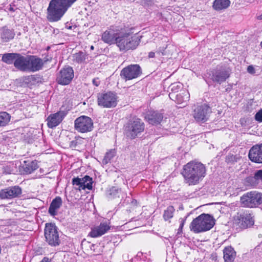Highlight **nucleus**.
I'll list each match as a JSON object with an SVG mask.
<instances>
[{"mask_svg": "<svg viewBox=\"0 0 262 262\" xmlns=\"http://www.w3.org/2000/svg\"><path fill=\"white\" fill-rule=\"evenodd\" d=\"M182 174L186 184L189 185H195L205 177L206 167L200 162L192 161L184 166Z\"/></svg>", "mask_w": 262, "mask_h": 262, "instance_id": "nucleus-1", "label": "nucleus"}, {"mask_svg": "<svg viewBox=\"0 0 262 262\" xmlns=\"http://www.w3.org/2000/svg\"><path fill=\"white\" fill-rule=\"evenodd\" d=\"M77 0H51L47 8V18L51 22L58 21Z\"/></svg>", "mask_w": 262, "mask_h": 262, "instance_id": "nucleus-2", "label": "nucleus"}, {"mask_svg": "<svg viewBox=\"0 0 262 262\" xmlns=\"http://www.w3.org/2000/svg\"><path fill=\"white\" fill-rule=\"evenodd\" d=\"M140 37L129 33H118L116 38V45L120 51L135 49L139 44Z\"/></svg>", "mask_w": 262, "mask_h": 262, "instance_id": "nucleus-3", "label": "nucleus"}, {"mask_svg": "<svg viewBox=\"0 0 262 262\" xmlns=\"http://www.w3.org/2000/svg\"><path fill=\"white\" fill-rule=\"evenodd\" d=\"M215 224L212 216L203 213L194 219L190 225V229L195 233L205 232L210 230Z\"/></svg>", "mask_w": 262, "mask_h": 262, "instance_id": "nucleus-4", "label": "nucleus"}, {"mask_svg": "<svg viewBox=\"0 0 262 262\" xmlns=\"http://www.w3.org/2000/svg\"><path fill=\"white\" fill-rule=\"evenodd\" d=\"M240 202L243 207H256L262 203V194L256 191L247 192L241 197Z\"/></svg>", "mask_w": 262, "mask_h": 262, "instance_id": "nucleus-5", "label": "nucleus"}, {"mask_svg": "<svg viewBox=\"0 0 262 262\" xmlns=\"http://www.w3.org/2000/svg\"><path fill=\"white\" fill-rule=\"evenodd\" d=\"M144 129V123L139 118H135L130 121L125 127L126 135L131 138H135Z\"/></svg>", "mask_w": 262, "mask_h": 262, "instance_id": "nucleus-6", "label": "nucleus"}, {"mask_svg": "<svg viewBox=\"0 0 262 262\" xmlns=\"http://www.w3.org/2000/svg\"><path fill=\"white\" fill-rule=\"evenodd\" d=\"M45 236L46 241L51 246H56L59 244V234L57 227L53 224H46Z\"/></svg>", "mask_w": 262, "mask_h": 262, "instance_id": "nucleus-7", "label": "nucleus"}, {"mask_svg": "<svg viewBox=\"0 0 262 262\" xmlns=\"http://www.w3.org/2000/svg\"><path fill=\"white\" fill-rule=\"evenodd\" d=\"M74 127L78 132L81 133L89 132L93 128V121L89 117L81 116L75 120Z\"/></svg>", "mask_w": 262, "mask_h": 262, "instance_id": "nucleus-8", "label": "nucleus"}, {"mask_svg": "<svg viewBox=\"0 0 262 262\" xmlns=\"http://www.w3.org/2000/svg\"><path fill=\"white\" fill-rule=\"evenodd\" d=\"M97 97L98 105L103 107H114L117 105V97L113 93L99 94Z\"/></svg>", "mask_w": 262, "mask_h": 262, "instance_id": "nucleus-9", "label": "nucleus"}, {"mask_svg": "<svg viewBox=\"0 0 262 262\" xmlns=\"http://www.w3.org/2000/svg\"><path fill=\"white\" fill-rule=\"evenodd\" d=\"M211 110L206 104L198 105L195 107L192 112V116L197 122H205L207 121Z\"/></svg>", "mask_w": 262, "mask_h": 262, "instance_id": "nucleus-10", "label": "nucleus"}, {"mask_svg": "<svg viewBox=\"0 0 262 262\" xmlns=\"http://www.w3.org/2000/svg\"><path fill=\"white\" fill-rule=\"evenodd\" d=\"M234 224L239 228L245 229L254 224L252 215L248 211L237 214L234 219Z\"/></svg>", "mask_w": 262, "mask_h": 262, "instance_id": "nucleus-11", "label": "nucleus"}, {"mask_svg": "<svg viewBox=\"0 0 262 262\" xmlns=\"http://www.w3.org/2000/svg\"><path fill=\"white\" fill-rule=\"evenodd\" d=\"M141 74V69L138 64H131L123 68L120 76L125 80H132L139 77Z\"/></svg>", "mask_w": 262, "mask_h": 262, "instance_id": "nucleus-12", "label": "nucleus"}, {"mask_svg": "<svg viewBox=\"0 0 262 262\" xmlns=\"http://www.w3.org/2000/svg\"><path fill=\"white\" fill-rule=\"evenodd\" d=\"M73 77V70L70 67H67L60 70L57 80L59 84L67 85L70 83Z\"/></svg>", "mask_w": 262, "mask_h": 262, "instance_id": "nucleus-13", "label": "nucleus"}, {"mask_svg": "<svg viewBox=\"0 0 262 262\" xmlns=\"http://www.w3.org/2000/svg\"><path fill=\"white\" fill-rule=\"evenodd\" d=\"M72 183L74 185L78 186L79 190H84L86 188L91 190L93 187L92 179L88 176H85L82 178H74L72 180Z\"/></svg>", "mask_w": 262, "mask_h": 262, "instance_id": "nucleus-14", "label": "nucleus"}, {"mask_svg": "<svg viewBox=\"0 0 262 262\" xmlns=\"http://www.w3.org/2000/svg\"><path fill=\"white\" fill-rule=\"evenodd\" d=\"M21 193L18 186L9 187L0 191V198L2 199H10L18 196Z\"/></svg>", "mask_w": 262, "mask_h": 262, "instance_id": "nucleus-15", "label": "nucleus"}, {"mask_svg": "<svg viewBox=\"0 0 262 262\" xmlns=\"http://www.w3.org/2000/svg\"><path fill=\"white\" fill-rule=\"evenodd\" d=\"M248 156L251 161L262 163V144L252 146L249 150Z\"/></svg>", "mask_w": 262, "mask_h": 262, "instance_id": "nucleus-16", "label": "nucleus"}, {"mask_svg": "<svg viewBox=\"0 0 262 262\" xmlns=\"http://www.w3.org/2000/svg\"><path fill=\"white\" fill-rule=\"evenodd\" d=\"M169 97L171 99L174 100L177 103L182 104V106H184L189 101L190 95L187 91L183 90L179 94L170 93Z\"/></svg>", "mask_w": 262, "mask_h": 262, "instance_id": "nucleus-17", "label": "nucleus"}, {"mask_svg": "<svg viewBox=\"0 0 262 262\" xmlns=\"http://www.w3.org/2000/svg\"><path fill=\"white\" fill-rule=\"evenodd\" d=\"M110 229V226L106 222L101 223L99 225L91 228V231L89 233V235L96 238L104 234Z\"/></svg>", "mask_w": 262, "mask_h": 262, "instance_id": "nucleus-18", "label": "nucleus"}, {"mask_svg": "<svg viewBox=\"0 0 262 262\" xmlns=\"http://www.w3.org/2000/svg\"><path fill=\"white\" fill-rule=\"evenodd\" d=\"M66 114L63 111L51 114L47 118V125L49 128H52L57 126L62 120Z\"/></svg>", "mask_w": 262, "mask_h": 262, "instance_id": "nucleus-19", "label": "nucleus"}, {"mask_svg": "<svg viewBox=\"0 0 262 262\" xmlns=\"http://www.w3.org/2000/svg\"><path fill=\"white\" fill-rule=\"evenodd\" d=\"M29 56H23L18 53L15 60L14 67L20 71L28 72Z\"/></svg>", "mask_w": 262, "mask_h": 262, "instance_id": "nucleus-20", "label": "nucleus"}, {"mask_svg": "<svg viewBox=\"0 0 262 262\" xmlns=\"http://www.w3.org/2000/svg\"><path fill=\"white\" fill-rule=\"evenodd\" d=\"M28 72H36L41 70L45 62L42 59L35 56H29Z\"/></svg>", "mask_w": 262, "mask_h": 262, "instance_id": "nucleus-21", "label": "nucleus"}, {"mask_svg": "<svg viewBox=\"0 0 262 262\" xmlns=\"http://www.w3.org/2000/svg\"><path fill=\"white\" fill-rule=\"evenodd\" d=\"M230 71L228 68L217 70L213 74L212 79L219 83L225 81L230 76Z\"/></svg>", "mask_w": 262, "mask_h": 262, "instance_id": "nucleus-22", "label": "nucleus"}, {"mask_svg": "<svg viewBox=\"0 0 262 262\" xmlns=\"http://www.w3.org/2000/svg\"><path fill=\"white\" fill-rule=\"evenodd\" d=\"M118 33H116L113 30H107L104 31L101 35V39L106 43L110 45L116 44V38Z\"/></svg>", "mask_w": 262, "mask_h": 262, "instance_id": "nucleus-23", "label": "nucleus"}, {"mask_svg": "<svg viewBox=\"0 0 262 262\" xmlns=\"http://www.w3.org/2000/svg\"><path fill=\"white\" fill-rule=\"evenodd\" d=\"M145 118L150 124L156 125L158 124L162 121L163 115L157 112L149 111Z\"/></svg>", "mask_w": 262, "mask_h": 262, "instance_id": "nucleus-24", "label": "nucleus"}, {"mask_svg": "<svg viewBox=\"0 0 262 262\" xmlns=\"http://www.w3.org/2000/svg\"><path fill=\"white\" fill-rule=\"evenodd\" d=\"M72 60L73 62L77 63H82L90 60L89 55L82 52H79L73 54Z\"/></svg>", "mask_w": 262, "mask_h": 262, "instance_id": "nucleus-25", "label": "nucleus"}, {"mask_svg": "<svg viewBox=\"0 0 262 262\" xmlns=\"http://www.w3.org/2000/svg\"><path fill=\"white\" fill-rule=\"evenodd\" d=\"M236 253L231 247H226L224 250V259L225 262H233Z\"/></svg>", "mask_w": 262, "mask_h": 262, "instance_id": "nucleus-26", "label": "nucleus"}, {"mask_svg": "<svg viewBox=\"0 0 262 262\" xmlns=\"http://www.w3.org/2000/svg\"><path fill=\"white\" fill-rule=\"evenodd\" d=\"M23 168L26 173H31L38 168L36 161H24Z\"/></svg>", "mask_w": 262, "mask_h": 262, "instance_id": "nucleus-27", "label": "nucleus"}, {"mask_svg": "<svg viewBox=\"0 0 262 262\" xmlns=\"http://www.w3.org/2000/svg\"><path fill=\"white\" fill-rule=\"evenodd\" d=\"M62 203L61 199L60 197H56L54 199L50 204L49 212L52 215H55L56 214L57 210L60 208Z\"/></svg>", "mask_w": 262, "mask_h": 262, "instance_id": "nucleus-28", "label": "nucleus"}, {"mask_svg": "<svg viewBox=\"0 0 262 262\" xmlns=\"http://www.w3.org/2000/svg\"><path fill=\"white\" fill-rule=\"evenodd\" d=\"M15 36V33L12 30L4 28L1 33V38L3 42H8L12 39Z\"/></svg>", "mask_w": 262, "mask_h": 262, "instance_id": "nucleus-29", "label": "nucleus"}, {"mask_svg": "<svg viewBox=\"0 0 262 262\" xmlns=\"http://www.w3.org/2000/svg\"><path fill=\"white\" fill-rule=\"evenodd\" d=\"M230 5L229 0H215L213 7L217 10H222L227 8Z\"/></svg>", "mask_w": 262, "mask_h": 262, "instance_id": "nucleus-30", "label": "nucleus"}, {"mask_svg": "<svg viewBox=\"0 0 262 262\" xmlns=\"http://www.w3.org/2000/svg\"><path fill=\"white\" fill-rule=\"evenodd\" d=\"M18 53H6L3 55L2 60L7 64H14Z\"/></svg>", "mask_w": 262, "mask_h": 262, "instance_id": "nucleus-31", "label": "nucleus"}, {"mask_svg": "<svg viewBox=\"0 0 262 262\" xmlns=\"http://www.w3.org/2000/svg\"><path fill=\"white\" fill-rule=\"evenodd\" d=\"M10 120V116L9 114L6 112L0 113V127L7 124Z\"/></svg>", "mask_w": 262, "mask_h": 262, "instance_id": "nucleus-32", "label": "nucleus"}, {"mask_svg": "<svg viewBox=\"0 0 262 262\" xmlns=\"http://www.w3.org/2000/svg\"><path fill=\"white\" fill-rule=\"evenodd\" d=\"M121 191V189L114 186L110 189L107 192L108 197L110 198H114L116 196H119V194Z\"/></svg>", "mask_w": 262, "mask_h": 262, "instance_id": "nucleus-33", "label": "nucleus"}, {"mask_svg": "<svg viewBox=\"0 0 262 262\" xmlns=\"http://www.w3.org/2000/svg\"><path fill=\"white\" fill-rule=\"evenodd\" d=\"M116 155V151L115 149H111L107 152L102 160L103 164H107Z\"/></svg>", "mask_w": 262, "mask_h": 262, "instance_id": "nucleus-34", "label": "nucleus"}, {"mask_svg": "<svg viewBox=\"0 0 262 262\" xmlns=\"http://www.w3.org/2000/svg\"><path fill=\"white\" fill-rule=\"evenodd\" d=\"M174 211V208L173 206H170L167 207V209L165 210L163 217L165 221L168 220L173 216V213Z\"/></svg>", "mask_w": 262, "mask_h": 262, "instance_id": "nucleus-35", "label": "nucleus"}, {"mask_svg": "<svg viewBox=\"0 0 262 262\" xmlns=\"http://www.w3.org/2000/svg\"><path fill=\"white\" fill-rule=\"evenodd\" d=\"M182 84L180 82H176L172 83L170 85V88L171 91V93H174L176 94L179 92L180 90H181L182 88Z\"/></svg>", "mask_w": 262, "mask_h": 262, "instance_id": "nucleus-36", "label": "nucleus"}, {"mask_svg": "<svg viewBox=\"0 0 262 262\" xmlns=\"http://www.w3.org/2000/svg\"><path fill=\"white\" fill-rule=\"evenodd\" d=\"M167 48V45H165L162 47H160L158 50L156 51V53L157 55H165V49Z\"/></svg>", "mask_w": 262, "mask_h": 262, "instance_id": "nucleus-37", "label": "nucleus"}, {"mask_svg": "<svg viewBox=\"0 0 262 262\" xmlns=\"http://www.w3.org/2000/svg\"><path fill=\"white\" fill-rule=\"evenodd\" d=\"M255 119L258 122H262V110H260L255 114Z\"/></svg>", "mask_w": 262, "mask_h": 262, "instance_id": "nucleus-38", "label": "nucleus"}, {"mask_svg": "<svg viewBox=\"0 0 262 262\" xmlns=\"http://www.w3.org/2000/svg\"><path fill=\"white\" fill-rule=\"evenodd\" d=\"M255 176L256 178V179H260L262 180V170H258L256 172Z\"/></svg>", "mask_w": 262, "mask_h": 262, "instance_id": "nucleus-39", "label": "nucleus"}, {"mask_svg": "<svg viewBox=\"0 0 262 262\" xmlns=\"http://www.w3.org/2000/svg\"><path fill=\"white\" fill-rule=\"evenodd\" d=\"M247 71L250 74H254L255 73V69L252 66H249L247 68Z\"/></svg>", "mask_w": 262, "mask_h": 262, "instance_id": "nucleus-40", "label": "nucleus"}, {"mask_svg": "<svg viewBox=\"0 0 262 262\" xmlns=\"http://www.w3.org/2000/svg\"><path fill=\"white\" fill-rule=\"evenodd\" d=\"M77 140H73L70 142V146L72 148H75L76 146L77 145Z\"/></svg>", "mask_w": 262, "mask_h": 262, "instance_id": "nucleus-41", "label": "nucleus"}, {"mask_svg": "<svg viewBox=\"0 0 262 262\" xmlns=\"http://www.w3.org/2000/svg\"><path fill=\"white\" fill-rule=\"evenodd\" d=\"M93 83L95 85L98 86L100 84V81L99 80V79L98 78H94L93 80Z\"/></svg>", "mask_w": 262, "mask_h": 262, "instance_id": "nucleus-42", "label": "nucleus"}, {"mask_svg": "<svg viewBox=\"0 0 262 262\" xmlns=\"http://www.w3.org/2000/svg\"><path fill=\"white\" fill-rule=\"evenodd\" d=\"M155 56V53L154 52H150L148 54V57L149 58H153Z\"/></svg>", "mask_w": 262, "mask_h": 262, "instance_id": "nucleus-43", "label": "nucleus"}, {"mask_svg": "<svg viewBox=\"0 0 262 262\" xmlns=\"http://www.w3.org/2000/svg\"><path fill=\"white\" fill-rule=\"evenodd\" d=\"M184 224V221H182L179 230H181Z\"/></svg>", "mask_w": 262, "mask_h": 262, "instance_id": "nucleus-44", "label": "nucleus"}, {"mask_svg": "<svg viewBox=\"0 0 262 262\" xmlns=\"http://www.w3.org/2000/svg\"><path fill=\"white\" fill-rule=\"evenodd\" d=\"M40 262H48L46 258H43Z\"/></svg>", "mask_w": 262, "mask_h": 262, "instance_id": "nucleus-45", "label": "nucleus"}, {"mask_svg": "<svg viewBox=\"0 0 262 262\" xmlns=\"http://www.w3.org/2000/svg\"><path fill=\"white\" fill-rule=\"evenodd\" d=\"M259 19H262V14L258 16Z\"/></svg>", "mask_w": 262, "mask_h": 262, "instance_id": "nucleus-46", "label": "nucleus"}, {"mask_svg": "<svg viewBox=\"0 0 262 262\" xmlns=\"http://www.w3.org/2000/svg\"><path fill=\"white\" fill-rule=\"evenodd\" d=\"M91 49H93V48H94L93 46H91Z\"/></svg>", "mask_w": 262, "mask_h": 262, "instance_id": "nucleus-47", "label": "nucleus"}]
</instances>
